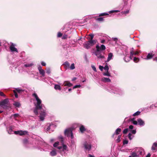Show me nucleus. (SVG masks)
<instances>
[{"instance_id": "obj_1", "label": "nucleus", "mask_w": 157, "mask_h": 157, "mask_svg": "<svg viewBox=\"0 0 157 157\" xmlns=\"http://www.w3.org/2000/svg\"><path fill=\"white\" fill-rule=\"evenodd\" d=\"M32 95L35 98L37 101L36 104L35 105L36 107L33 110V112L36 116L38 115L39 112L40 114L39 117L40 118V120L43 121L45 117L46 113L42 109L41 105L42 101L36 93L33 94Z\"/></svg>"}, {"instance_id": "obj_2", "label": "nucleus", "mask_w": 157, "mask_h": 157, "mask_svg": "<svg viewBox=\"0 0 157 157\" xmlns=\"http://www.w3.org/2000/svg\"><path fill=\"white\" fill-rule=\"evenodd\" d=\"M8 99H5L0 102V106L3 107L4 109H7L8 107L7 105H8Z\"/></svg>"}, {"instance_id": "obj_3", "label": "nucleus", "mask_w": 157, "mask_h": 157, "mask_svg": "<svg viewBox=\"0 0 157 157\" xmlns=\"http://www.w3.org/2000/svg\"><path fill=\"white\" fill-rule=\"evenodd\" d=\"M65 134L67 136H69L71 134V138H73V136L72 130L71 129H66L64 132Z\"/></svg>"}, {"instance_id": "obj_4", "label": "nucleus", "mask_w": 157, "mask_h": 157, "mask_svg": "<svg viewBox=\"0 0 157 157\" xmlns=\"http://www.w3.org/2000/svg\"><path fill=\"white\" fill-rule=\"evenodd\" d=\"M96 50L97 51H100L101 50H105L106 48L105 46L103 44H102L100 47L97 45H96Z\"/></svg>"}, {"instance_id": "obj_5", "label": "nucleus", "mask_w": 157, "mask_h": 157, "mask_svg": "<svg viewBox=\"0 0 157 157\" xmlns=\"http://www.w3.org/2000/svg\"><path fill=\"white\" fill-rule=\"evenodd\" d=\"M85 148L88 151H90L91 148V145L88 144L86 142H85L83 144Z\"/></svg>"}, {"instance_id": "obj_6", "label": "nucleus", "mask_w": 157, "mask_h": 157, "mask_svg": "<svg viewBox=\"0 0 157 157\" xmlns=\"http://www.w3.org/2000/svg\"><path fill=\"white\" fill-rule=\"evenodd\" d=\"M15 45L13 43H11L10 46V49L12 52H18L17 48L14 47Z\"/></svg>"}, {"instance_id": "obj_7", "label": "nucleus", "mask_w": 157, "mask_h": 157, "mask_svg": "<svg viewBox=\"0 0 157 157\" xmlns=\"http://www.w3.org/2000/svg\"><path fill=\"white\" fill-rule=\"evenodd\" d=\"M99 52V51H97L96 50L95 52V55L97 56L98 58H104L105 57L103 56H102L101 54H100V53Z\"/></svg>"}, {"instance_id": "obj_8", "label": "nucleus", "mask_w": 157, "mask_h": 157, "mask_svg": "<svg viewBox=\"0 0 157 157\" xmlns=\"http://www.w3.org/2000/svg\"><path fill=\"white\" fill-rule=\"evenodd\" d=\"M132 50H131L130 52V57L131 59L132 57H133V55H138L139 54V52L138 51H136L135 52V53H134V52L133 51V48H132Z\"/></svg>"}, {"instance_id": "obj_9", "label": "nucleus", "mask_w": 157, "mask_h": 157, "mask_svg": "<svg viewBox=\"0 0 157 157\" xmlns=\"http://www.w3.org/2000/svg\"><path fill=\"white\" fill-rule=\"evenodd\" d=\"M87 43L89 44L90 46H92L94 45L96 43V40H90L88 41Z\"/></svg>"}, {"instance_id": "obj_10", "label": "nucleus", "mask_w": 157, "mask_h": 157, "mask_svg": "<svg viewBox=\"0 0 157 157\" xmlns=\"http://www.w3.org/2000/svg\"><path fill=\"white\" fill-rule=\"evenodd\" d=\"M137 121L138 124L140 126H144L145 124L144 122L141 118L138 119Z\"/></svg>"}, {"instance_id": "obj_11", "label": "nucleus", "mask_w": 157, "mask_h": 157, "mask_svg": "<svg viewBox=\"0 0 157 157\" xmlns=\"http://www.w3.org/2000/svg\"><path fill=\"white\" fill-rule=\"evenodd\" d=\"M143 150L141 149H139L136 150L135 152L136 153L137 156H139L140 155H142V153Z\"/></svg>"}, {"instance_id": "obj_12", "label": "nucleus", "mask_w": 157, "mask_h": 157, "mask_svg": "<svg viewBox=\"0 0 157 157\" xmlns=\"http://www.w3.org/2000/svg\"><path fill=\"white\" fill-rule=\"evenodd\" d=\"M101 81L104 82H111V80L109 78H107L105 77H103L101 79Z\"/></svg>"}, {"instance_id": "obj_13", "label": "nucleus", "mask_w": 157, "mask_h": 157, "mask_svg": "<svg viewBox=\"0 0 157 157\" xmlns=\"http://www.w3.org/2000/svg\"><path fill=\"white\" fill-rule=\"evenodd\" d=\"M63 65H64V67L66 69L69 68L70 64L68 61H66Z\"/></svg>"}, {"instance_id": "obj_14", "label": "nucleus", "mask_w": 157, "mask_h": 157, "mask_svg": "<svg viewBox=\"0 0 157 157\" xmlns=\"http://www.w3.org/2000/svg\"><path fill=\"white\" fill-rule=\"evenodd\" d=\"M63 85L64 86H68L69 87H71L72 86V84L68 81H65L63 83Z\"/></svg>"}, {"instance_id": "obj_15", "label": "nucleus", "mask_w": 157, "mask_h": 157, "mask_svg": "<svg viewBox=\"0 0 157 157\" xmlns=\"http://www.w3.org/2000/svg\"><path fill=\"white\" fill-rule=\"evenodd\" d=\"M113 56V53H109L108 55V58L107 59V61L105 62H108L112 58V57Z\"/></svg>"}, {"instance_id": "obj_16", "label": "nucleus", "mask_w": 157, "mask_h": 157, "mask_svg": "<svg viewBox=\"0 0 157 157\" xmlns=\"http://www.w3.org/2000/svg\"><path fill=\"white\" fill-rule=\"evenodd\" d=\"M83 46L84 48L86 49H88L90 48V46L89 45V44L87 43L83 44Z\"/></svg>"}, {"instance_id": "obj_17", "label": "nucleus", "mask_w": 157, "mask_h": 157, "mask_svg": "<svg viewBox=\"0 0 157 157\" xmlns=\"http://www.w3.org/2000/svg\"><path fill=\"white\" fill-rule=\"evenodd\" d=\"M19 135L23 136L27 134L28 132L26 131H23L22 130L19 131Z\"/></svg>"}, {"instance_id": "obj_18", "label": "nucleus", "mask_w": 157, "mask_h": 157, "mask_svg": "<svg viewBox=\"0 0 157 157\" xmlns=\"http://www.w3.org/2000/svg\"><path fill=\"white\" fill-rule=\"evenodd\" d=\"M121 129L120 128H118L116 130L115 133L113 135V136L115 134L117 135L119 134L120 132H121Z\"/></svg>"}, {"instance_id": "obj_19", "label": "nucleus", "mask_w": 157, "mask_h": 157, "mask_svg": "<svg viewBox=\"0 0 157 157\" xmlns=\"http://www.w3.org/2000/svg\"><path fill=\"white\" fill-rule=\"evenodd\" d=\"M80 130L82 133H83L84 132L86 131V129L82 125H81L79 128Z\"/></svg>"}, {"instance_id": "obj_20", "label": "nucleus", "mask_w": 157, "mask_h": 157, "mask_svg": "<svg viewBox=\"0 0 157 157\" xmlns=\"http://www.w3.org/2000/svg\"><path fill=\"white\" fill-rule=\"evenodd\" d=\"M153 55L152 53H148L147 56V59H150L153 57Z\"/></svg>"}, {"instance_id": "obj_21", "label": "nucleus", "mask_w": 157, "mask_h": 157, "mask_svg": "<svg viewBox=\"0 0 157 157\" xmlns=\"http://www.w3.org/2000/svg\"><path fill=\"white\" fill-rule=\"evenodd\" d=\"M54 88L56 90H61V88L60 86L58 85L55 84L54 86Z\"/></svg>"}, {"instance_id": "obj_22", "label": "nucleus", "mask_w": 157, "mask_h": 157, "mask_svg": "<svg viewBox=\"0 0 157 157\" xmlns=\"http://www.w3.org/2000/svg\"><path fill=\"white\" fill-rule=\"evenodd\" d=\"M157 147V143H154L151 147V149L152 150H155L156 149L155 147Z\"/></svg>"}, {"instance_id": "obj_23", "label": "nucleus", "mask_w": 157, "mask_h": 157, "mask_svg": "<svg viewBox=\"0 0 157 157\" xmlns=\"http://www.w3.org/2000/svg\"><path fill=\"white\" fill-rule=\"evenodd\" d=\"M131 155L129 156L128 157H136L137 156L136 153L135 152H133L131 153Z\"/></svg>"}, {"instance_id": "obj_24", "label": "nucleus", "mask_w": 157, "mask_h": 157, "mask_svg": "<svg viewBox=\"0 0 157 157\" xmlns=\"http://www.w3.org/2000/svg\"><path fill=\"white\" fill-rule=\"evenodd\" d=\"M50 155L52 156H54L56 155V152L55 151L53 150L50 153Z\"/></svg>"}, {"instance_id": "obj_25", "label": "nucleus", "mask_w": 157, "mask_h": 157, "mask_svg": "<svg viewBox=\"0 0 157 157\" xmlns=\"http://www.w3.org/2000/svg\"><path fill=\"white\" fill-rule=\"evenodd\" d=\"M13 105L15 106L18 107H19L21 105V104H20V103L19 102H15L13 104Z\"/></svg>"}, {"instance_id": "obj_26", "label": "nucleus", "mask_w": 157, "mask_h": 157, "mask_svg": "<svg viewBox=\"0 0 157 157\" xmlns=\"http://www.w3.org/2000/svg\"><path fill=\"white\" fill-rule=\"evenodd\" d=\"M40 73L43 76H44L45 74V72L44 70L42 69L39 71Z\"/></svg>"}, {"instance_id": "obj_27", "label": "nucleus", "mask_w": 157, "mask_h": 157, "mask_svg": "<svg viewBox=\"0 0 157 157\" xmlns=\"http://www.w3.org/2000/svg\"><path fill=\"white\" fill-rule=\"evenodd\" d=\"M96 20L98 21L101 22L103 21V18L102 17H99L96 19Z\"/></svg>"}, {"instance_id": "obj_28", "label": "nucleus", "mask_w": 157, "mask_h": 157, "mask_svg": "<svg viewBox=\"0 0 157 157\" xmlns=\"http://www.w3.org/2000/svg\"><path fill=\"white\" fill-rule=\"evenodd\" d=\"M23 144H28V140L26 139H24L23 140Z\"/></svg>"}, {"instance_id": "obj_29", "label": "nucleus", "mask_w": 157, "mask_h": 157, "mask_svg": "<svg viewBox=\"0 0 157 157\" xmlns=\"http://www.w3.org/2000/svg\"><path fill=\"white\" fill-rule=\"evenodd\" d=\"M75 68V64L74 63H72L69 67V68L71 70L74 69Z\"/></svg>"}, {"instance_id": "obj_30", "label": "nucleus", "mask_w": 157, "mask_h": 157, "mask_svg": "<svg viewBox=\"0 0 157 157\" xmlns=\"http://www.w3.org/2000/svg\"><path fill=\"white\" fill-rule=\"evenodd\" d=\"M121 135H119L118 136L117 139L116 140V141L117 143H119L121 141Z\"/></svg>"}, {"instance_id": "obj_31", "label": "nucleus", "mask_w": 157, "mask_h": 157, "mask_svg": "<svg viewBox=\"0 0 157 157\" xmlns=\"http://www.w3.org/2000/svg\"><path fill=\"white\" fill-rule=\"evenodd\" d=\"M140 112L138 111L136 112L135 113H134L133 115V116H138L140 114Z\"/></svg>"}, {"instance_id": "obj_32", "label": "nucleus", "mask_w": 157, "mask_h": 157, "mask_svg": "<svg viewBox=\"0 0 157 157\" xmlns=\"http://www.w3.org/2000/svg\"><path fill=\"white\" fill-rule=\"evenodd\" d=\"M67 148V146L66 145L63 144L62 146V151H64L65 150H66Z\"/></svg>"}, {"instance_id": "obj_33", "label": "nucleus", "mask_w": 157, "mask_h": 157, "mask_svg": "<svg viewBox=\"0 0 157 157\" xmlns=\"http://www.w3.org/2000/svg\"><path fill=\"white\" fill-rule=\"evenodd\" d=\"M103 75L104 76H110V74L109 73L108 71V72L107 71H106V72L104 73H103Z\"/></svg>"}, {"instance_id": "obj_34", "label": "nucleus", "mask_w": 157, "mask_h": 157, "mask_svg": "<svg viewBox=\"0 0 157 157\" xmlns=\"http://www.w3.org/2000/svg\"><path fill=\"white\" fill-rule=\"evenodd\" d=\"M109 15V14L108 13H101L100 14L99 16V17H101V16H105V15Z\"/></svg>"}, {"instance_id": "obj_35", "label": "nucleus", "mask_w": 157, "mask_h": 157, "mask_svg": "<svg viewBox=\"0 0 157 157\" xmlns=\"http://www.w3.org/2000/svg\"><path fill=\"white\" fill-rule=\"evenodd\" d=\"M133 61L135 62H137L139 61V59L138 58L134 57L133 59Z\"/></svg>"}, {"instance_id": "obj_36", "label": "nucleus", "mask_w": 157, "mask_h": 157, "mask_svg": "<svg viewBox=\"0 0 157 157\" xmlns=\"http://www.w3.org/2000/svg\"><path fill=\"white\" fill-rule=\"evenodd\" d=\"M128 131V128H126L124 129V130L123 131V134H126L127 133Z\"/></svg>"}, {"instance_id": "obj_37", "label": "nucleus", "mask_w": 157, "mask_h": 157, "mask_svg": "<svg viewBox=\"0 0 157 157\" xmlns=\"http://www.w3.org/2000/svg\"><path fill=\"white\" fill-rule=\"evenodd\" d=\"M89 36L90 37V40H93V39L94 37V35L93 34H91L89 35Z\"/></svg>"}, {"instance_id": "obj_38", "label": "nucleus", "mask_w": 157, "mask_h": 157, "mask_svg": "<svg viewBox=\"0 0 157 157\" xmlns=\"http://www.w3.org/2000/svg\"><path fill=\"white\" fill-rule=\"evenodd\" d=\"M105 70H106V71H109V68L107 65H106L103 68Z\"/></svg>"}, {"instance_id": "obj_39", "label": "nucleus", "mask_w": 157, "mask_h": 157, "mask_svg": "<svg viewBox=\"0 0 157 157\" xmlns=\"http://www.w3.org/2000/svg\"><path fill=\"white\" fill-rule=\"evenodd\" d=\"M59 142H55L53 144V146L55 147H57V146L59 145Z\"/></svg>"}, {"instance_id": "obj_40", "label": "nucleus", "mask_w": 157, "mask_h": 157, "mask_svg": "<svg viewBox=\"0 0 157 157\" xmlns=\"http://www.w3.org/2000/svg\"><path fill=\"white\" fill-rule=\"evenodd\" d=\"M13 131L11 128H9V129L8 130V132L10 134H12V132H13Z\"/></svg>"}, {"instance_id": "obj_41", "label": "nucleus", "mask_w": 157, "mask_h": 157, "mask_svg": "<svg viewBox=\"0 0 157 157\" xmlns=\"http://www.w3.org/2000/svg\"><path fill=\"white\" fill-rule=\"evenodd\" d=\"M16 91L19 93H21V92H22L23 91V90H22L21 89H20L19 88H17V89H16Z\"/></svg>"}, {"instance_id": "obj_42", "label": "nucleus", "mask_w": 157, "mask_h": 157, "mask_svg": "<svg viewBox=\"0 0 157 157\" xmlns=\"http://www.w3.org/2000/svg\"><path fill=\"white\" fill-rule=\"evenodd\" d=\"M33 64H25L24 65V66L25 67H28L31 66Z\"/></svg>"}, {"instance_id": "obj_43", "label": "nucleus", "mask_w": 157, "mask_h": 157, "mask_svg": "<svg viewBox=\"0 0 157 157\" xmlns=\"http://www.w3.org/2000/svg\"><path fill=\"white\" fill-rule=\"evenodd\" d=\"M118 11H119L118 10H111V11H109V13H113L117 12Z\"/></svg>"}, {"instance_id": "obj_44", "label": "nucleus", "mask_w": 157, "mask_h": 157, "mask_svg": "<svg viewBox=\"0 0 157 157\" xmlns=\"http://www.w3.org/2000/svg\"><path fill=\"white\" fill-rule=\"evenodd\" d=\"M0 96L4 97H6V95L2 91H0Z\"/></svg>"}, {"instance_id": "obj_45", "label": "nucleus", "mask_w": 157, "mask_h": 157, "mask_svg": "<svg viewBox=\"0 0 157 157\" xmlns=\"http://www.w3.org/2000/svg\"><path fill=\"white\" fill-rule=\"evenodd\" d=\"M63 34L60 32H59L58 33L57 36L58 37H60L62 36Z\"/></svg>"}, {"instance_id": "obj_46", "label": "nucleus", "mask_w": 157, "mask_h": 157, "mask_svg": "<svg viewBox=\"0 0 157 157\" xmlns=\"http://www.w3.org/2000/svg\"><path fill=\"white\" fill-rule=\"evenodd\" d=\"M81 87V85H76L74 86L73 87V89H74L77 88H80Z\"/></svg>"}, {"instance_id": "obj_47", "label": "nucleus", "mask_w": 157, "mask_h": 157, "mask_svg": "<svg viewBox=\"0 0 157 157\" xmlns=\"http://www.w3.org/2000/svg\"><path fill=\"white\" fill-rule=\"evenodd\" d=\"M132 136V135L131 133H129L128 135V137L129 140H131L132 139V138L131 137V136Z\"/></svg>"}, {"instance_id": "obj_48", "label": "nucleus", "mask_w": 157, "mask_h": 157, "mask_svg": "<svg viewBox=\"0 0 157 157\" xmlns=\"http://www.w3.org/2000/svg\"><path fill=\"white\" fill-rule=\"evenodd\" d=\"M128 143V140H124L123 141V144H127Z\"/></svg>"}, {"instance_id": "obj_49", "label": "nucleus", "mask_w": 157, "mask_h": 157, "mask_svg": "<svg viewBox=\"0 0 157 157\" xmlns=\"http://www.w3.org/2000/svg\"><path fill=\"white\" fill-rule=\"evenodd\" d=\"M13 92H14V95H15V97L16 98H18V95L17 93L15 91H14Z\"/></svg>"}, {"instance_id": "obj_50", "label": "nucleus", "mask_w": 157, "mask_h": 157, "mask_svg": "<svg viewBox=\"0 0 157 157\" xmlns=\"http://www.w3.org/2000/svg\"><path fill=\"white\" fill-rule=\"evenodd\" d=\"M51 73V71L48 68L46 70V73L48 74H50Z\"/></svg>"}, {"instance_id": "obj_51", "label": "nucleus", "mask_w": 157, "mask_h": 157, "mask_svg": "<svg viewBox=\"0 0 157 157\" xmlns=\"http://www.w3.org/2000/svg\"><path fill=\"white\" fill-rule=\"evenodd\" d=\"M131 133L133 134H135L136 132V130H133L131 131Z\"/></svg>"}, {"instance_id": "obj_52", "label": "nucleus", "mask_w": 157, "mask_h": 157, "mask_svg": "<svg viewBox=\"0 0 157 157\" xmlns=\"http://www.w3.org/2000/svg\"><path fill=\"white\" fill-rule=\"evenodd\" d=\"M67 35H64L62 38V39H66L67 38Z\"/></svg>"}, {"instance_id": "obj_53", "label": "nucleus", "mask_w": 157, "mask_h": 157, "mask_svg": "<svg viewBox=\"0 0 157 157\" xmlns=\"http://www.w3.org/2000/svg\"><path fill=\"white\" fill-rule=\"evenodd\" d=\"M92 69L94 70V71L95 72H97V70H96V68L94 66H92Z\"/></svg>"}, {"instance_id": "obj_54", "label": "nucleus", "mask_w": 157, "mask_h": 157, "mask_svg": "<svg viewBox=\"0 0 157 157\" xmlns=\"http://www.w3.org/2000/svg\"><path fill=\"white\" fill-rule=\"evenodd\" d=\"M14 133L15 134H19V131H15L14 132Z\"/></svg>"}, {"instance_id": "obj_55", "label": "nucleus", "mask_w": 157, "mask_h": 157, "mask_svg": "<svg viewBox=\"0 0 157 157\" xmlns=\"http://www.w3.org/2000/svg\"><path fill=\"white\" fill-rule=\"evenodd\" d=\"M104 68V67L101 66H99V68L101 70V71H102L103 69Z\"/></svg>"}, {"instance_id": "obj_56", "label": "nucleus", "mask_w": 157, "mask_h": 157, "mask_svg": "<svg viewBox=\"0 0 157 157\" xmlns=\"http://www.w3.org/2000/svg\"><path fill=\"white\" fill-rule=\"evenodd\" d=\"M132 123L136 125H137L138 124L137 121H133Z\"/></svg>"}, {"instance_id": "obj_57", "label": "nucleus", "mask_w": 157, "mask_h": 157, "mask_svg": "<svg viewBox=\"0 0 157 157\" xmlns=\"http://www.w3.org/2000/svg\"><path fill=\"white\" fill-rule=\"evenodd\" d=\"M38 70L39 71L42 70V67L40 66H38Z\"/></svg>"}, {"instance_id": "obj_58", "label": "nucleus", "mask_w": 157, "mask_h": 157, "mask_svg": "<svg viewBox=\"0 0 157 157\" xmlns=\"http://www.w3.org/2000/svg\"><path fill=\"white\" fill-rule=\"evenodd\" d=\"M59 139L61 142H63V138L62 137H60Z\"/></svg>"}, {"instance_id": "obj_59", "label": "nucleus", "mask_w": 157, "mask_h": 157, "mask_svg": "<svg viewBox=\"0 0 157 157\" xmlns=\"http://www.w3.org/2000/svg\"><path fill=\"white\" fill-rule=\"evenodd\" d=\"M112 39L113 41H117L118 40V39L116 38H113Z\"/></svg>"}, {"instance_id": "obj_60", "label": "nucleus", "mask_w": 157, "mask_h": 157, "mask_svg": "<svg viewBox=\"0 0 157 157\" xmlns=\"http://www.w3.org/2000/svg\"><path fill=\"white\" fill-rule=\"evenodd\" d=\"M19 116V114H17V113H16V114H15L13 115V116L15 117H18Z\"/></svg>"}, {"instance_id": "obj_61", "label": "nucleus", "mask_w": 157, "mask_h": 157, "mask_svg": "<svg viewBox=\"0 0 157 157\" xmlns=\"http://www.w3.org/2000/svg\"><path fill=\"white\" fill-rule=\"evenodd\" d=\"M129 128L130 129H132L133 128V126L132 125H130L129 126Z\"/></svg>"}, {"instance_id": "obj_62", "label": "nucleus", "mask_w": 157, "mask_h": 157, "mask_svg": "<svg viewBox=\"0 0 157 157\" xmlns=\"http://www.w3.org/2000/svg\"><path fill=\"white\" fill-rule=\"evenodd\" d=\"M57 148L62 151V146H59L57 147Z\"/></svg>"}, {"instance_id": "obj_63", "label": "nucleus", "mask_w": 157, "mask_h": 157, "mask_svg": "<svg viewBox=\"0 0 157 157\" xmlns=\"http://www.w3.org/2000/svg\"><path fill=\"white\" fill-rule=\"evenodd\" d=\"M41 64L43 66H45L46 65V63L44 62H41Z\"/></svg>"}, {"instance_id": "obj_64", "label": "nucleus", "mask_w": 157, "mask_h": 157, "mask_svg": "<svg viewBox=\"0 0 157 157\" xmlns=\"http://www.w3.org/2000/svg\"><path fill=\"white\" fill-rule=\"evenodd\" d=\"M150 156L151 154L150 153H148V154L147 155L146 157H150Z\"/></svg>"}]
</instances>
